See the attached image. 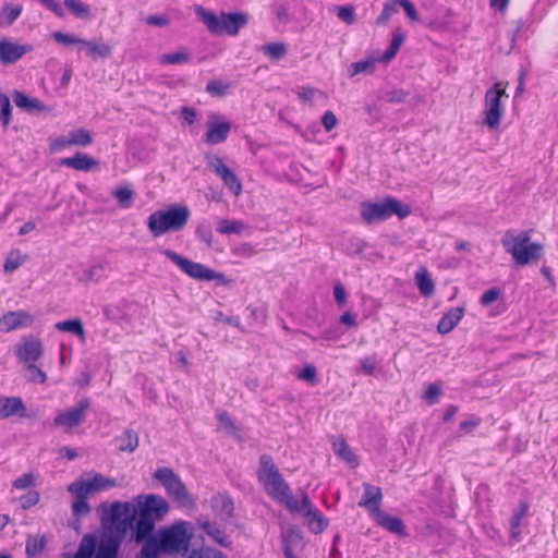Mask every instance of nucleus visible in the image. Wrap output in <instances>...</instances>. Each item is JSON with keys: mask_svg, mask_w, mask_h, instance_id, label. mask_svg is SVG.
Returning a JSON list of instances; mask_svg holds the SVG:
<instances>
[{"mask_svg": "<svg viewBox=\"0 0 558 558\" xmlns=\"http://www.w3.org/2000/svg\"><path fill=\"white\" fill-rule=\"evenodd\" d=\"M13 415L26 416V408L19 397H2L0 399V420L9 418Z\"/></svg>", "mask_w": 558, "mask_h": 558, "instance_id": "obj_23", "label": "nucleus"}, {"mask_svg": "<svg viewBox=\"0 0 558 558\" xmlns=\"http://www.w3.org/2000/svg\"><path fill=\"white\" fill-rule=\"evenodd\" d=\"M361 367L367 375H372L376 369V360L372 356H366L361 360Z\"/></svg>", "mask_w": 558, "mask_h": 558, "instance_id": "obj_64", "label": "nucleus"}, {"mask_svg": "<svg viewBox=\"0 0 558 558\" xmlns=\"http://www.w3.org/2000/svg\"><path fill=\"white\" fill-rule=\"evenodd\" d=\"M35 485V476L33 473H26L17 477L13 482V487L16 489H26Z\"/></svg>", "mask_w": 558, "mask_h": 558, "instance_id": "obj_54", "label": "nucleus"}, {"mask_svg": "<svg viewBox=\"0 0 558 558\" xmlns=\"http://www.w3.org/2000/svg\"><path fill=\"white\" fill-rule=\"evenodd\" d=\"M323 125L327 132L331 131L337 124V118L332 111H326L322 119Z\"/></svg>", "mask_w": 558, "mask_h": 558, "instance_id": "obj_63", "label": "nucleus"}, {"mask_svg": "<svg viewBox=\"0 0 558 558\" xmlns=\"http://www.w3.org/2000/svg\"><path fill=\"white\" fill-rule=\"evenodd\" d=\"M74 497V501L72 504V512L73 515L78 518L85 517L90 512V507L87 502L86 496H81L78 493H70Z\"/></svg>", "mask_w": 558, "mask_h": 558, "instance_id": "obj_41", "label": "nucleus"}, {"mask_svg": "<svg viewBox=\"0 0 558 558\" xmlns=\"http://www.w3.org/2000/svg\"><path fill=\"white\" fill-rule=\"evenodd\" d=\"M191 54L187 50L181 49L171 53H163L159 57L160 64H183L189 62Z\"/></svg>", "mask_w": 558, "mask_h": 558, "instance_id": "obj_36", "label": "nucleus"}, {"mask_svg": "<svg viewBox=\"0 0 558 558\" xmlns=\"http://www.w3.org/2000/svg\"><path fill=\"white\" fill-rule=\"evenodd\" d=\"M52 36H53L54 40L57 43H59V44H63V45H81L82 46V41H83L82 38L74 37V36L68 35V34L62 33V32H56V33H53Z\"/></svg>", "mask_w": 558, "mask_h": 558, "instance_id": "obj_55", "label": "nucleus"}, {"mask_svg": "<svg viewBox=\"0 0 558 558\" xmlns=\"http://www.w3.org/2000/svg\"><path fill=\"white\" fill-rule=\"evenodd\" d=\"M463 315V307L450 308L439 320L437 326L438 332L442 335L450 332L459 324Z\"/></svg>", "mask_w": 558, "mask_h": 558, "instance_id": "obj_29", "label": "nucleus"}, {"mask_svg": "<svg viewBox=\"0 0 558 558\" xmlns=\"http://www.w3.org/2000/svg\"><path fill=\"white\" fill-rule=\"evenodd\" d=\"M117 486V481L100 473H85L68 486L69 493H78L88 497L101 490Z\"/></svg>", "mask_w": 558, "mask_h": 558, "instance_id": "obj_10", "label": "nucleus"}, {"mask_svg": "<svg viewBox=\"0 0 558 558\" xmlns=\"http://www.w3.org/2000/svg\"><path fill=\"white\" fill-rule=\"evenodd\" d=\"M89 405L88 399L81 400L75 407L59 412L53 420V424L63 428L64 432H70L84 422Z\"/></svg>", "mask_w": 558, "mask_h": 558, "instance_id": "obj_12", "label": "nucleus"}, {"mask_svg": "<svg viewBox=\"0 0 558 558\" xmlns=\"http://www.w3.org/2000/svg\"><path fill=\"white\" fill-rule=\"evenodd\" d=\"M207 131L204 135L205 143L217 145L226 142L231 131V122L219 113H210L207 120Z\"/></svg>", "mask_w": 558, "mask_h": 558, "instance_id": "obj_14", "label": "nucleus"}, {"mask_svg": "<svg viewBox=\"0 0 558 558\" xmlns=\"http://www.w3.org/2000/svg\"><path fill=\"white\" fill-rule=\"evenodd\" d=\"M229 88V83L218 80L210 81L206 86L207 93H209L213 96H223L226 95Z\"/></svg>", "mask_w": 558, "mask_h": 558, "instance_id": "obj_50", "label": "nucleus"}, {"mask_svg": "<svg viewBox=\"0 0 558 558\" xmlns=\"http://www.w3.org/2000/svg\"><path fill=\"white\" fill-rule=\"evenodd\" d=\"M378 59L367 58L365 60H361L351 64V76L361 73H373L375 70V64Z\"/></svg>", "mask_w": 558, "mask_h": 558, "instance_id": "obj_46", "label": "nucleus"}, {"mask_svg": "<svg viewBox=\"0 0 558 558\" xmlns=\"http://www.w3.org/2000/svg\"><path fill=\"white\" fill-rule=\"evenodd\" d=\"M194 12L213 34L235 36L247 24V15L244 13L222 12L217 15L202 5H194Z\"/></svg>", "mask_w": 558, "mask_h": 558, "instance_id": "obj_5", "label": "nucleus"}, {"mask_svg": "<svg viewBox=\"0 0 558 558\" xmlns=\"http://www.w3.org/2000/svg\"><path fill=\"white\" fill-rule=\"evenodd\" d=\"M205 159L211 171H214L225 183V185L235 195L242 192V183L234 172L217 155H206Z\"/></svg>", "mask_w": 558, "mask_h": 558, "instance_id": "obj_13", "label": "nucleus"}, {"mask_svg": "<svg viewBox=\"0 0 558 558\" xmlns=\"http://www.w3.org/2000/svg\"><path fill=\"white\" fill-rule=\"evenodd\" d=\"M71 146L69 133L66 135L58 136L51 142L52 150H61Z\"/></svg>", "mask_w": 558, "mask_h": 558, "instance_id": "obj_60", "label": "nucleus"}, {"mask_svg": "<svg viewBox=\"0 0 558 558\" xmlns=\"http://www.w3.org/2000/svg\"><path fill=\"white\" fill-rule=\"evenodd\" d=\"M191 539L190 523L185 521L175 522L159 530L144 543V553L150 556H159L161 553L179 554L187 550Z\"/></svg>", "mask_w": 558, "mask_h": 558, "instance_id": "obj_1", "label": "nucleus"}, {"mask_svg": "<svg viewBox=\"0 0 558 558\" xmlns=\"http://www.w3.org/2000/svg\"><path fill=\"white\" fill-rule=\"evenodd\" d=\"M531 231H507L502 239L501 244L507 253L512 257V260L518 266H526L532 263H537L544 252V246L537 242H531Z\"/></svg>", "mask_w": 558, "mask_h": 558, "instance_id": "obj_3", "label": "nucleus"}, {"mask_svg": "<svg viewBox=\"0 0 558 558\" xmlns=\"http://www.w3.org/2000/svg\"><path fill=\"white\" fill-rule=\"evenodd\" d=\"M337 15L340 20H342L347 24H353L355 22L354 9L351 5L338 7Z\"/></svg>", "mask_w": 558, "mask_h": 558, "instance_id": "obj_53", "label": "nucleus"}, {"mask_svg": "<svg viewBox=\"0 0 558 558\" xmlns=\"http://www.w3.org/2000/svg\"><path fill=\"white\" fill-rule=\"evenodd\" d=\"M56 329L63 332H70L76 336L82 342L86 339V332L83 326V323L80 318L68 319L58 322L54 325Z\"/></svg>", "mask_w": 558, "mask_h": 558, "instance_id": "obj_30", "label": "nucleus"}, {"mask_svg": "<svg viewBox=\"0 0 558 558\" xmlns=\"http://www.w3.org/2000/svg\"><path fill=\"white\" fill-rule=\"evenodd\" d=\"M189 558H227L221 551L206 547L199 550H193Z\"/></svg>", "mask_w": 558, "mask_h": 558, "instance_id": "obj_52", "label": "nucleus"}, {"mask_svg": "<svg viewBox=\"0 0 558 558\" xmlns=\"http://www.w3.org/2000/svg\"><path fill=\"white\" fill-rule=\"evenodd\" d=\"M398 0H389L384 3L383 11L376 20L377 25H386L393 14L398 12Z\"/></svg>", "mask_w": 558, "mask_h": 558, "instance_id": "obj_45", "label": "nucleus"}, {"mask_svg": "<svg viewBox=\"0 0 558 558\" xmlns=\"http://www.w3.org/2000/svg\"><path fill=\"white\" fill-rule=\"evenodd\" d=\"M34 322L35 317L28 311H9L0 316V331L11 332L16 329L28 328Z\"/></svg>", "mask_w": 558, "mask_h": 558, "instance_id": "obj_15", "label": "nucleus"}, {"mask_svg": "<svg viewBox=\"0 0 558 558\" xmlns=\"http://www.w3.org/2000/svg\"><path fill=\"white\" fill-rule=\"evenodd\" d=\"M262 51L272 60H280L287 54V45L283 43H269L262 47Z\"/></svg>", "mask_w": 558, "mask_h": 558, "instance_id": "obj_44", "label": "nucleus"}, {"mask_svg": "<svg viewBox=\"0 0 558 558\" xmlns=\"http://www.w3.org/2000/svg\"><path fill=\"white\" fill-rule=\"evenodd\" d=\"M506 88L507 83L497 82L490 86L484 95L482 124L492 132L498 131L501 125V121L505 114V108L501 104V98L508 97Z\"/></svg>", "mask_w": 558, "mask_h": 558, "instance_id": "obj_6", "label": "nucleus"}, {"mask_svg": "<svg viewBox=\"0 0 558 558\" xmlns=\"http://www.w3.org/2000/svg\"><path fill=\"white\" fill-rule=\"evenodd\" d=\"M360 213L366 223H375L386 220L392 215L403 219L411 214V208L393 197H387L381 203H362Z\"/></svg>", "mask_w": 558, "mask_h": 558, "instance_id": "obj_7", "label": "nucleus"}, {"mask_svg": "<svg viewBox=\"0 0 558 558\" xmlns=\"http://www.w3.org/2000/svg\"><path fill=\"white\" fill-rule=\"evenodd\" d=\"M25 260L26 257L20 252H11L4 262L3 269L5 272H12L16 270Z\"/></svg>", "mask_w": 558, "mask_h": 558, "instance_id": "obj_48", "label": "nucleus"}, {"mask_svg": "<svg viewBox=\"0 0 558 558\" xmlns=\"http://www.w3.org/2000/svg\"><path fill=\"white\" fill-rule=\"evenodd\" d=\"M31 51H33L31 45H20L7 38L0 40V61L3 64L15 63Z\"/></svg>", "mask_w": 558, "mask_h": 558, "instance_id": "obj_18", "label": "nucleus"}, {"mask_svg": "<svg viewBox=\"0 0 558 558\" xmlns=\"http://www.w3.org/2000/svg\"><path fill=\"white\" fill-rule=\"evenodd\" d=\"M257 477L268 496L283 504L288 510H298V501L270 456L260 457Z\"/></svg>", "mask_w": 558, "mask_h": 558, "instance_id": "obj_2", "label": "nucleus"}, {"mask_svg": "<svg viewBox=\"0 0 558 558\" xmlns=\"http://www.w3.org/2000/svg\"><path fill=\"white\" fill-rule=\"evenodd\" d=\"M155 518L147 517L145 513H138V519L134 529V539L136 543L147 542L153 537L155 527Z\"/></svg>", "mask_w": 558, "mask_h": 558, "instance_id": "obj_26", "label": "nucleus"}, {"mask_svg": "<svg viewBox=\"0 0 558 558\" xmlns=\"http://www.w3.org/2000/svg\"><path fill=\"white\" fill-rule=\"evenodd\" d=\"M500 295V291L497 288H492L483 293L481 296V304L487 306L494 303Z\"/></svg>", "mask_w": 558, "mask_h": 558, "instance_id": "obj_58", "label": "nucleus"}, {"mask_svg": "<svg viewBox=\"0 0 558 558\" xmlns=\"http://www.w3.org/2000/svg\"><path fill=\"white\" fill-rule=\"evenodd\" d=\"M119 441L120 451L133 452L137 448L140 439L137 433L128 429L121 435Z\"/></svg>", "mask_w": 558, "mask_h": 558, "instance_id": "obj_40", "label": "nucleus"}, {"mask_svg": "<svg viewBox=\"0 0 558 558\" xmlns=\"http://www.w3.org/2000/svg\"><path fill=\"white\" fill-rule=\"evenodd\" d=\"M290 511L302 514L306 519L310 531L315 534L324 532L328 526V520L312 505L306 494H303L300 502L298 501V510Z\"/></svg>", "mask_w": 558, "mask_h": 558, "instance_id": "obj_11", "label": "nucleus"}, {"mask_svg": "<svg viewBox=\"0 0 558 558\" xmlns=\"http://www.w3.org/2000/svg\"><path fill=\"white\" fill-rule=\"evenodd\" d=\"M198 526L217 545L225 548H229L232 545L230 535L218 523L209 520H199Z\"/></svg>", "mask_w": 558, "mask_h": 558, "instance_id": "obj_20", "label": "nucleus"}, {"mask_svg": "<svg viewBox=\"0 0 558 558\" xmlns=\"http://www.w3.org/2000/svg\"><path fill=\"white\" fill-rule=\"evenodd\" d=\"M25 378L29 383L43 385L47 381L46 373L35 363L25 364Z\"/></svg>", "mask_w": 558, "mask_h": 558, "instance_id": "obj_43", "label": "nucleus"}, {"mask_svg": "<svg viewBox=\"0 0 558 558\" xmlns=\"http://www.w3.org/2000/svg\"><path fill=\"white\" fill-rule=\"evenodd\" d=\"M61 163L77 171H89L99 166L98 160L84 153H77L73 157L63 158Z\"/></svg>", "mask_w": 558, "mask_h": 558, "instance_id": "obj_25", "label": "nucleus"}, {"mask_svg": "<svg viewBox=\"0 0 558 558\" xmlns=\"http://www.w3.org/2000/svg\"><path fill=\"white\" fill-rule=\"evenodd\" d=\"M101 270V265H93L92 267L84 271V281L90 282L98 280L100 278Z\"/></svg>", "mask_w": 558, "mask_h": 558, "instance_id": "obj_59", "label": "nucleus"}, {"mask_svg": "<svg viewBox=\"0 0 558 558\" xmlns=\"http://www.w3.org/2000/svg\"><path fill=\"white\" fill-rule=\"evenodd\" d=\"M82 47L87 50L88 56L92 58L106 59L111 54V47L108 44H97L96 41L83 39Z\"/></svg>", "mask_w": 558, "mask_h": 558, "instance_id": "obj_32", "label": "nucleus"}, {"mask_svg": "<svg viewBox=\"0 0 558 558\" xmlns=\"http://www.w3.org/2000/svg\"><path fill=\"white\" fill-rule=\"evenodd\" d=\"M120 541L113 536H102L99 539L98 551L95 558H119ZM159 556L145 555L144 546L136 558H158Z\"/></svg>", "mask_w": 558, "mask_h": 558, "instance_id": "obj_19", "label": "nucleus"}, {"mask_svg": "<svg viewBox=\"0 0 558 558\" xmlns=\"http://www.w3.org/2000/svg\"><path fill=\"white\" fill-rule=\"evenodd\" d=\"M112 196L118 201L119 205L123 208L132 206L135 193L129 185L117 187L112 192Z\"/></svg>", "mask_w": 558, "mask_h": 558, "instance_id": "obj_37", "label": "nucleus"}, {"mask_svg": "<svg viewBox=\"0 0 558 558\" xmlns=\"http://www.w3.org/2000/svg\"><path fill=\"white\" fill-rule=\"evenodd\" d=\"M415 281L420 292L424 296H430L435 291V283L425 267H421L415 274Z\"/></svg>", "mask_w": 558, "mask_h": 558, "instance_id": "obj_31", "label": "nucleus"}, {"mask_svg": "<svg viewBox=\"0 0 558 558\" xmlns=\"http://www.w3.org/2000/svg\"><path fill=\"white\" fill-rule=\"evenodd\" d=\"M148 25L163 27L169 24V19L166 15H149L145 19Z\"/></svg>", "mask_w": 558, "mask_h": 558, "instance_id": "obj_62", "label": "nucleus"}, {"mask_svg": "<svg viewBox=\"0 0 558 558\" xmlns=\"http://www.w3.org/2000/svg\"><path fill=\"white\" fill-rule=\"evenodd\" d=\"M21 5H4L0 10V27L10 26L21 14Z\"/></svg>", "mask_w": 558, "mask_h": 558, "instance_id": "obj_39", "label": "nucleus"}, {"mask_svg": "<svg viewBox=\"0 0 558 558\" xmlns=\"http://www.w3.org/2000/svg\"><path fill=\"white\" fill-rule=\"evenodd\" d=\"M46 546V538L43 535L28 536L26 541V555L28 558H35L43 553Z\"/></svg>", "mask_w": 558, "mask_h": 558, "instance_id": "obj_38", "label": "nucleus"}, {"mask_svg": "<svg viewBox=\"0 0 558 558\" xmlns=\"http://www.w3.org/2000/svg\"><path fill=\"white\" fill-rule=\"evenodd\" d=\"M333 450L342 460H344L350 465H357V459L344 439H339L335 441Z\"/></svg>", "mask_w": 558, "mask_h": 558, "instance_id": "obj_35", "label": "nucleus"}, {"mask_svg": "<svg viewBox=\"0 0 558 558\" xmlns=\"http://www.w3.org/2000/svg\"><path fill=\"white\" fill-rule=\"evenodd\" d=\"M440 396H441V387L437 384H429L423 393V399L427 403L434 404L438 401Z\"/></svg>", "mask_w": 558, "mask_h": 558, "instance_id": "obj_51", "label": "nucleus"}, {"mask_svg": "<svg viewBox=\"0 0 558 558\" xmlns=\"http://www.w3.org/2000/svg\"><path fill=\"white\" fill-rule=\"evenodd\" d=\"M154 477L158 480L168 494L182 507H191L193 498L187 492L185 485L180 477L169 468H159L156 470Z\"/></svg>", "mask_w": 558, "mask_h": 558, "instance_id": "obj_9", "label": "nucleus"}, {"mask_svg": "<svg viewBox=\"0 0 558 558\" xmlns=\"http://www.w3.org/2000/svg\"><path fill=\"white\" fill-rule=\"evenodd\" d=\"M163 255L174 263L184 274L198 281H218L226 284L228 281L223 274L218 272L207 266L187 259L171 250H165Z\"/></svg>", "mask_w": 558, "mask_h": 558, "instance_id": "obj_8", "label": "nucleus"}, {"mask_svg": "<svg viewBox=\"0 0 558 558\" xmlns=\"http://www.w3.org/2000/svg\"><path fill=\"white\" fill-rule=\"evenodd\" d=\"M13 101L16 107L27 112H43L48 111V107L38 98L29 97L24 93L15 90L13 94Z\"/></svg>", "mask_w": 558, "mask_h": 558, "instance_id": "obj_27", "label": "nucleus"}, {"mask_svg": "<svg viewBox=\"0 0 558 558\" xmlns=\"http://www.w3.org/2000/svg\"><path fill=\"white\" fill-rule=\"evenodd\" d=\"M246 229L241 220L220 219L217 222V231L221 234H239Z\"/></svg>", "mask_w": 558, "mask_h": 558, "instance_id": "obj_33", "label": "nucleus"}, {"mask_svg": "<svg viewBox=\"0 0 558 558\" xmlns=\"http://www.w3.org/2000/svg\"><path fill=\"white\" fill-rule=\"evenodd\" d=\"M136 507L131 502H113L109 509V520L117 526L125 527L136 515Z\"/></svg>", "mask_w": 558, "mask_h": 558, "instance_id": "obj_17", "label": "nucleus"}, {"mask_svg": "<svg viewBox=\"0 0 558 558\" xmlns=\"http://www.w3.org/2000/svg\"><path fill=\"white\" fill-rule=\"evenodd\" d=\"M64 5L78 19L90 17V7L80 0H64Z\"/></svg>", "mask_w": 558, "mask_h": 558, "instance_id": "obj_42", "label": "nucleus"}, {"mask_svg": "<svg viewBox=\"0 0 558 558\" xmlns=\"http://www.w3.org/2000/svg\"><path fill=\"white\" fill-rule=\"evenodd\" d=\"M196 234L201 241H203L207 244V246L213 245L214 235L208 226L199 225L196 229Z\"/></svg>", "mask_w": 558, "mask_h": 558, "instance_id": "obj_56", "label": "nucleus"}, {"mask_svg": "<svg viewBox=\"0 0 558 558\" xmlns=\"http://www.w3.org/2000/svg\"><path fill=\"white\" fill-rule=\"evenodd\" d=\"M141 513H145L147 517L160 519L169 511V505L165 498L157 495H148L145 497V502L140 504Z\"/></svg>", "mask_w": 558, "mask_h": 558, "instance_id": "obj_22", "label": "nucleus"}, {"mask_svg": "<svg viewBox=\"0 0 558 558\" xmlns=\"http://www.w3.org/2000/svg\"><path fill=\"white\" fill-rule=\"evenodd\" d=\"M398 2L400 3V7H402L405 11V14L410 21L414 22L418 20L417 11L410 0H398Z\"/></svg>", "mask_w": 558, "mask_h": 558, "instance_id": "obj_57", "label": "nucleus"}, {"mask_svg": "<svg viewBox=\"0 0 558 558\" xmlns=\"http://www.w3.org/2000/svg\"><path fill=\"white\" fill-rule=\"evenodd\" d=\"M383 501V493L380 487L371 484H364V494L359 502L360 507L365 508L371 517L379 512Z\"/></svg>", "mask_w": 558, "mask_h": 558, "instance_id": "obj_21", "label": "nucleus"}, {"mask_svg": "<svg viewBox=\"0 0 558 558\" xmlns=\"http://www.w3.org/2000/svg\"><path fill=\"white\" fill-rule=\"evenodd\" d=\"M372 518L375 520V522L378 525H380L385 530L389 531L390 533H393L399 536L405 535V526H404L402 520L399 519L398 517H391L380 510Z\"/></svg>", "mask_w": 558, "mask_h": 558, "instance_id": "obj_24", "label": "nucleus"}, {"mask_svg": "<svg viewBox=\"0 0 558 558\" xmlns=\"http://www.w3.org/2000/svg\"><path fill=\"white\" fill-rule=\"evenodd\" d=\"M211 508L215 515L222 521H226L232 517L233 502L228 496L220 494L214 496L211 498Z\"/></svg>", "mask_w": 558, "mask_h": 558, "instance_id": "obj_28", "label": "nucleus"}, {"mask_svg": "<svg viewBox=\"0 0 558 558\" xmlns=\"http://www.w3.org/2000/svg\"><path fill=\"white\" fill-rule=\"evenodd\" d=\"M191 216L186 206L172 205L166 210H156L147 218V228L154 236L184 229Z\"/></svg>", "mask_w": 558, "mask_h": 558, "instance_id": "obj_4", "label": "nucleus"}, {"mask_svg": "<svg viewBox=\"0 0 558 558\" xmlns=\"http://www.w3.org/2000/svg\"><path fill=\"white\" fill-rule=\"evenodd\" d=\"M11 110L12 108L9 97L4 94H0V120L4 126L10 123Z\"/></svg>", "mask_w": 558, "mask_h": 558, "instance_id": "obj_49", "label": "nucleus"}, {"mask_svg": "<svg viewBox=\"0 0 558 558\" xmlns=\"http://www.w3.org/2000/svg\"><path fill=\"white\" fill-rule=\"evenodd\" d=\"M72 146L86 147L93 143V133L86 129H75L69 132Z\"/></svg>", "mask_w": 558, "mask_h": 558, "instance_id": "obj_34", "label": "nucleus"}, {"mask_svg": "<svg viewBox=\"0 0 558 558\" xmlns=\"http://www.w3.org/2000/svg\"><path fill=\"white\" fill-rule=\"evenodd\" d=\"M44 5L47 7L50 11H52L57 16L63 17L64 11L61 4L57 0H39Z\"/></svg>", "mask_w": 558, "mask_h": 558, "instance_id": "obj_61", "label": "nucleus"}, {"mask_svg": "<svg viewBox=\"0 0 558 558\" xmlns=\"http://www.w3.org/2000/svg\"><path fill=\"white\" fill-rule=\"evenodd\" d=\"M217 420L219 422L220 428H222L229 435H236L238 427L235 425V421L226 411H218Z\"/></svg>", "mask_w": 558, "mask_h": 558, "instance_id": "obj_47", "label": "nucleus"}, {"mask_svg": "<svg viewBox=\"0 0 558 558\" xmlns=\"http://www.w3.org/2000/svg\"><path fill=\"white\" fill-rule=\"evenodd\" d=\"M41 341L33 336L25 337L15 345V354L24 364L36 363L43 355Z\"/></svg>", "mask_w": 558, "mask_h": 558, "instance_id": "obj_16", "label": "nucleus"}]
</instances>
